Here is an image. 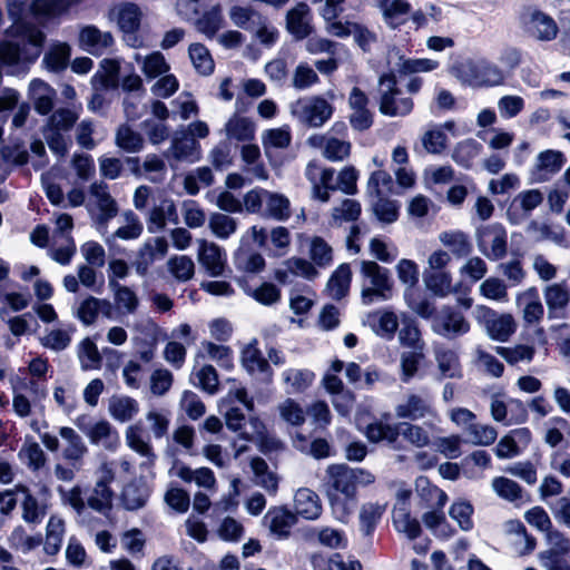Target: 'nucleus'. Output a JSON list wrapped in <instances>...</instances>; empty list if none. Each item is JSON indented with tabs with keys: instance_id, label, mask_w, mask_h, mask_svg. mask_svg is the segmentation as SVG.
<instances>
[{
	"instance_id": "obj_24",
	"label": "nucleus",
	"mask_w": 570,
	"mask_h": 570,
	"mask_svg": "<svg viewBox=\"0 0 570 570\" xmlns=\"http://www.w3.org/2000/svg\"><path fill=\"white\" fill-rule=\"evenodd\" d=\"M417 505L422 509L444 508L448 497L444 491L433 485L426 476L415 480Z\"/></svg>"
},
{
	"instance_id": "obj_47",
	"label": "nucleus",
	"mask_w": 570,
	"mask_h": 570,
	"mask_svg": "<svg viewBox=\"0 0 570 570\" xmlns=\"http://www.w3.org/2000/svg\"><path fill=\"white\" fill-rule=\"evenodd\" d=\"M225 132L228 139L249 141L254 138L255 126L248 118L235 115L226 122Z\"/></svg>"
},
{
	"instance_id": "obj_49",
	"label": "nucleus",
	"mask_w": 570,
	"mask_h": 570,
	"mask_svg": "<svg viewBox=\"0 0 570 570\" xmlns=\"http://www.w3.org/2000/svg\"><path fill=\"white\" fill-rule=\"evenodd\" d=\"M148 497L149 491L145 484L130 482L122 490L121 501L126 510L135 511L146 504Z\"/></svg>"
},
{
	"instance_id": "obj_57",
	"label": "nucleus",
	"mask_w": 570,
	"mask_h": 570,
	"mask_svg": "<svg viewBox=\"0 0 570 570\" xmlns=\"http://www.w3.org/2000/svg\"><path fill=\"white\" fill-rule=\"evenodd\" d=\"M229 18L236 27L252 31L253 28L261 24L263 16L249 7L234 6L229 10Z\"/></svg>"
},
{
	"instance_id": "obj_48",
	"label": "nucleus",
	"mask_w": 570,
	"mask_h": 570,
	"mask_svg": "<svg viewBox=\"0 0 570 570\" xmlns=\"http://www.w3.org/2000/svg\"><path fill=\"white\" fill-rule=\"evenodd\" d=\"M482 145L469 138L458 142L452 150V159L459 166L470 168L475 157L481 153Z\"/></svg>"
},
{
	"instance_id": "obj_12",
	"label": "nucleus",
	"mask_w": 570,
	"mask_h": 570,
	"mask_svg": "<svg viewBox=\"0 0 570 570\" xmlns=\"http://www.w3.org/2000/svg\"><path fill=\"white\" fill-rule=\"evenodd\" d=\"M27 6L33 13L49 17L60 16L69 9L68 0H8V13L13 23L20 21Z\"/></svg>"
},
{
	"instance_id": "obj_14",
	"label": "nucleus",
	"mask_w": 570,
	"mask_h": 570,
	"mask_svg": "<svg viewBox=\"0 0 570 570\" xmlns=\"http://www.w3.org/2000/svg\"><path fill=\"white\" fill-rule=\"evenodd\" d=\"M102 474L95 482L94 488L89 492L86 502L91 510L108 515L112 509L114 491L110 483L114 481V472L106 464L101 468Z\"/></svg>"
},
{
	"instance_id": "obj_17",
	"label": "nucleus",
	"mask_w": 570,
	"mask_h": 570,
	"mask_svg": "<svg viewBox=\"0 0 570 570\" xmlns=\"http://www.w3.org/2000/svg\"><path fill=\"white\" fill-rule=\"evenodd\" d=\"M482 317L485 331L492 340L505 342L515 331V322L510 314H498L489 307H482Z\"/></svg>"
},
{
	"instance_id": "obj_11",
	"label": "nucleus",
	"mask_w": 570,
	"mask_h": 570,
	"mask_svg": "<svg viewBox=\"0 0 570 570\" xmlns=\"http://www.w3.org/2000/svg\"><path fill=\"white\" fill-rule=\"evenodd\" d=\"M434 333L453 340L470 331V323L465 316L452 306H443L434 316L432 323Z\"/></svg>"
},
{
	"instance_id": "obj_52",
	"label": "nucleus",
	"mask_w": 570,
	"mask_h": 570,
	"mask_svg": "<svg viewBox=\"0 0 570 570\" xmlns=\"http://www.w3.org/2000/svg\"><path fill=\"white\" fill-rule=\"evenodd\" d=\"M21 519L29 525H39L47 514V505L39 502L35 495H28L20 503Z\"/></svg>"
},
{
	"instance_id": "obj_40",
	"label": "nucleus",
	"mask_w": 570,
	"mask_h": 570,
	"mask_svg": "<svg viewBox=\"0 0 570 570\" xmlns=\"http://www.w3.org/2000/svg\"><path fill=\"white\" fill-rule=\"evenodd\" d=\"M352 272L348 264H341L327 282L326 289L334 299L343 298L350 288Z\"/></svg>"
},
{
	"instance_id": "obj_39",
	"label": "nucleus",
	"mask_w": 570,
	"mask_h": 570,
	"mask_svg": "<svg viewBox=\"0 0 570 570\" xmlns=\"http://www.w3.org/2000/svg\"><path fill=\"white\" fill-rule=\"evenodd\" d=\"M435 361L441 374V379H460L462 368L456 352L450 348H438L435 351Z\"/></svg>"
},
{
	"instance_id": "obj_15",
	"label": "nucleus",
	"mask_w": 570,
	"mask_h": 570,
	"mask_svg": "<svg viewBox=\"0 0 570 570\" xmlns=\"http://www.w3.org/2000/svg\"><path fill=\"white\" fill-rule=\"evenodd\" d=\"M351 114L348 116L350 125L354 130L365 131L372 127L374 112L368 108L370 99L367 95L358 87H353L347 99Z\"/></svg>"
},
{
	"instance_id": "obj_28",
	"label": "nucleus",
	"mask_w": 570,
	"mask_h": 570,
	"mask_svg": "<svg viewBox=\"0 0 570 570\" xmlns=\"http://www.w3.org/2000/svg\"><path fill=\"white\" fill-rule=\"evenodd\" d=\"M102 314L107 318L112 316V305L107 299L89 296L83 299L76 313V316L83 325H91L96 322L98 315Z\"/></svg>"
},
{
	"instance_id": "obj_29",
	"label": "nucleus",
	"mask_w": 570,
	"mask_h": 570,
	"mask_svg": "<svg viewBox=\"0 0 570 570\" xmlns=\"http://www.w3.org/2000/svg\"><path fill=\"white\" fill-rule=\"evenodd\" d=\"M295 522V514L281 507L271 508L264 517L265 525L278 538H286Z\"/></svg>"
},
{
	"instance_id": "obj_43",
	"label": "nucleus",
	"mask_w": 570,
	"mask_h": 570,
	"mask_svg": "<svg viewBox=\"0 0 570 570\" xmlns=\"http://www.w3.org/2000/svg\"><path fill=\"white\" fill-rule=\"evenodd\" d=\"M492 491L502 500L517 504L523 500V489L513 480L495 476L491 481Z\"/></svg>"
},
{
	"instance_id": "obj_8",
	"label": "nucleus",
	"mask_w": 570,
	"mask_h": 570,
	"mask_svg": "<svg viewBox=\"0 0 570 570\" xmlns=\"http://www.w3.org/2000/svg\"><path fill=\"white\" fill-rule=\"evenodd\" d=\"M291 114L303 125L317 128L333 115L334 107L321 96L304 97L289 106Z\"/></svg>"
},
{
	"instance_id": "obj_38",
	"label": "nucleus",
	"mask_w": 570,
	"mask_h": 570,
	"mask_svg": "<svg viewBox=\"0 0 570 570\" xmlns=\"http://www.w3.org/2000/svg\"><path fill=\"white\" fill-rule=\"evenodd\" d=\"M262 214L277 222H285L291 217V202L285 195L268 190Z\"/></svg>"
},
{
	"instance_id": "obj_44",
	"label": "nucleus",
	"mask_w": 570,
	"mask_h": 570,
	"mask_svg": "<svg viewBox=\"0 0 570 570\" xmlns=\"http://www.w3.org/2000/svg\"><path fill=\"white\" fill-rule=\"evenodd\" d=\"M309 560L313 570H362L360 561L352 560L345 563L338 553L333 554L331 558H326L321 553H313Z\"/></svg>"
},
{
	"instance_id": "obj_54",
	"label": "nucleus",
	"mask_w": 570,
	"mask_h": 570,
	"mask_svg": "<svg viewBox=\"0 0 570 570\" xmlns=\"http://www.w3.org/2000/svg\"><path fill=\"white\" fill-rule=\"evenodd\" d=\"M190 61L196 71L209 76L214 71V60L208 49L202 43H191L188 49Z\"/></svg>"
},
{
	"instance_id": "obj_25",
	"label": "nucleus",
	"mask_w": 570,
	"mask_h": 570,
	"mask_svg": "<svg viewBox=\"0 0 570 570\" xmlns=\"http://www.w3.org/2000/svg\"><path fill=\"white\" fill-rule=\"evenodd\" d=\"M391 71L400 75H411L415 72L431 71L438 67V62L430 59H406L400 55L399 50L393 49L387 56Z\"/></svg>"
},
{
	"instance_id": "obj_46",
	"label": "nucleus",
	"mask_w": 570,
	"mask_h": 570,
	"mask_svg": "<svg viewBox=\"0 0 570 570\" xmlns=\"http://www.w3.org/2000/svg\"><path fill=\"white\" fill-rule=\"evenodd\" d=\"M250 468L256 484L264 488L268 493L275 494L278 488V479L275 473L269 471L266 461L259 456L253 458Z\"/></svg>"
},
{
	"instance_id": "obj_5",
	"label": "nucleus",
	"mask_w": 570,
	"mask_h": 570,
	"mask_svg": "<svg viewBox=\"0 0 570 570\" xmlns=\"http://www.w3.org/2000/svg\"><path fill=\"white\" fill-rule=\"evenodd\" d=\"M22 28L26 41L21 46L11 41L0 43V60L6 65H30L40 56L46 39L45 33L36 28H26L24 26Z\"/></svg>"
},
{
	"instance_id": "obj_32",
	"label": "nucleus",
	"mask_w": 570,
	"mask_h": 570,
	"mask_svg": "<svg viewBox=\"0 0 570 570\" xmlns=\"http://www.w3.org/2000/svg\"><path fill=\"white\" fill-rule=\"evenodd\" d=\"M294 503L296 514L306 520H315L322 513L320 498L309 489H298L294 497Z\"/></svg>"
},
{
	"instance_id": "obj_56",
	"label": "nucleus",
	"mask_w": 570,
	"mask_h": 570,
	"mask_svg": "<svg viewBox=\"0 0 570 570\" xmlns=\"http://www.w3.org/2000/svg\"><path fill=\"white\" fill-rule=\"evenodd\" d=\"M423 281L428 289L444 297L451 292V275L445 271H425Z\"/></svg>"
},
{
	"instance_id": "obj_21",
	"label": "nucleus",
	"mask_w": 570,
	"mask_h": 570,
	"mask_svg": "<svg viewBox=\"0 0 570 570\" xmlns=\"http://www.w3.org/2000/svg\"><path fill=\"white\" fill-rule=\"evenodd\" d=\"M28 96L35 110L45 116L52 111L57 92L49 83L36 78L29 83Z\"/></svg>"
},
{
	"instance_id": "obj_36",
	"label": "nucleus",
	"mask_w": 570,
	"mask_h": 570,
	"mask_svg": "<svg viewBox=\"0 0 570 570\" xmlns=\"http://www.w3.org/2000/svg\"><path fill=\"white\" fill-rule=\"evenodd\" d=\"M108 412L114 420L125 423L131 421L137 415L139 404L130 396L114 395L109 399Z\"/></svg>"
},
{
	"instance_id": "obj_42",
	"label": "nucleus",
	"mask_w": 570,
	"mask_h": 570,
	"mask_svg": "<svg viewBox=\"0 0 570 570\" xmlns=\"http://www.w3.org/2000/svg\"><path fill=\"white\" fill-rule=\"evenodd\" d=\"M543 296L550 313L563 311L570 302V287L566 283L547 286Z\"/></svg>"
},
{
	"instance_id": "obj_23",
	"label": "nucleus",
	"mask_w": 570,
	"mask_h": 570,
	"mask_svg": "<svg viewBox=\"0 0 570 570\" xmlns=\"http://www.w3.org/2000/svg\"><path fill=\"white\" fill-rule=\"evenodd\" d=\"M170 473L186 483L194 482L197 487L208 491L216 490V478L209 468L203 466L194 470L185 464L176 463L170 469Z\"/></svg>"
},
{
	"instance_id": "obj_58",
	"label": "nucleus",
	"mask_w": 570,
	"mask_h": 570,
	"mask_svg": "<svg viewBox=\"0 0 570 570\" xmlns=\"http://www.w3.org/2000/svg\"><path fill=\"white\" fill-rule=\"evenodd\" d=\"M115 141L126 153H139L144 148L142 136L127 125H121L117 129Z\"/></svg>"
},
{
	"instance_id": "obj_50",
	"label": "nucleus",
	"mask_w": 570,
	"mask_h": 570,
	"mask_svg": "<svg viewBox=\"0 0 570 570\" xmlns=\"http://www.w3.org/2000/svg\"><path fill=\"white\" fill-rule=\"evenodd\" d=\"M71 56V48L67 43H58L50 48L43 56L42 63L53 72H59L67 68Z\"/></svg>"
},
{
	"instance_id": "obj_10",
	"label": "nucleus",
	"mask_w": 570,
	"mask_h": 570,
	"mask_svg": "<svg viewBox=\"0 0 570 570\" xmlns=\"http://www.w3.org/2000/svg\"><path fill=\"white\" fill-rule=\"evenodd\" d=\"M523 29L540 41H551L558 35V26L552 17L533 7H525L520 13Z\"/></svg>"
},
{
	"instance_id": "obj_33",
	"label": "nucleus",
	"mask_w": 570,
	"mask_h": 570,
	"mask_svg": "<svg viewBox=\"0 0 570 570\" xmlns=\"http://www.w3.org/2000/svg\"><path fill=\"white\" fill-rule=\"evenodd\" d=\"M65 533V520L57 514L50 515L46 525V537L42 541L46 554L56 556L60 551Z\"/></svg>"
},
{
	"instance_id": "obj_60",
	"label": "nucleus",
	"mask_w": 570,
	"mask_h": 570,
	"mask_svg": "<svg viewBox=\"0 0 570 570\" xmlns=\"http://www.w3.org/2000/svg\"><path fill=\"white\" fill-rule=\"evenodd\" d=\"M373 212L379 220L391 224L399 217V204L382 195L370 197Z\"/></svg>"
},
{
	"instance_id": "obj_4",
	"label": "nucleus",
	"mask_w": 570,
	"mask_h": 570,
	"mask_svg": "<svg viewBox=\"0 0 570 570\" xmlns=\"http://www.w3.org/2000/svg\"><path fill=\"white\" fill-rule=\"evenodd\" d=\"M361 299L364 305L387 301L392 297L393 281L387 268L380 266L374 261H362Z\"/></svg>"
},
{
	"instance_id": "obj_37",
	"label": "nucleus",
	"mask_w": 570,
	"mask_h": 570,
	"mask_svg": "<svg viewBox=\"0 0 570 570\" xmlns=\"http://www.w3.org/2000/svg\"><path fill=\"white\" fill-rule=\"evenodd\" d=\"M385 511V505L367 502L358 512V528L364 537H372Z\"/></svg>"
},
{
	"instance_id": "obj_41",
	"label": "nucleus",
	"mask_w": 570,
	"mask_h": 570,
	"mask_svg": "<svg viewBox=\"0 0 570 570\" xmlns=\"http://www.w3.org/2000/svg\"><path fill=\"white\" fill-rule=\"evenodd\" d=\"M393 524L399 532L404 533L411 540L416 539L421 534L420 522L411 517L404 503L394 508Z\"/></svg>"
},
{
	"instance_id": "obj_13",
	"label": "nucleus",
	"mask_w": 570,
	"mask_h": 570,
	"mask_svg": "<svg viewBox=\"0 0 570 570\" xmlns=\"http://www.w3.org/2000/svg\"><path fill=\"white\" fill-rule=\"evenodd\" d=\"M396 417L417 421L435 414L432 397L428 393H406L394 407Z\"/></svg>"
},
{
	"instance_id": "obj_7",
	"label": "nucleus",
	"mask_w": 570,
	"mask_h": 570,
	"mask_svg": "<svg viewBox=\"0 0 570 570\" xmlns=\"http://www.w3.org/2000/svg\"><path fill=\"white\" fill-rule=\"evenodd\" d=\"M456 78L473 88L495 87L504 81L503 71L488 60L466 61L455 69Z\"/></svg>"
},
{
	"instance_id": "obj_22",
	"label": "nucleus",
	"mask_w": 570,
	"mask_h": 570,
	"mask_svg": "<svg viewBox=\"0 0 570 570\" xmlns=\"http://www.w3.org/2000/svg\"><path fill=\"white\" fill-rule=\"evenodd\" d=\"M198 262L209 276H222L225 271V255L215 243L199 242Z\"/></svg>"
},
{
	"instance_id": "obj_51",
	"label": "nucleus",
	"mask_w": 570,
	"mask_h": 570,
	"mask_svg": "<svg viewBox=\"0 0 570 570\" xmlns=\"http://www.w3.org/2000/svg\"><path fill=\"white\" fill-rule=\"evenodd\" d=\"M440 242L456 257H465L472 252L468 235L461 230L441 233Z\"/></svg>"
},
{
	"instance_id": "obj_31",
	"label": "nucleus",
	"mask_w": 570,
	"mask_h": 570,
	"mask_svg": "<svg viewBox=\"0 0 570 570\" xmlns=\"http://www.w3.org/2000/svg\"><path fill=\"white\" fill-rule=\"evenodd\" d=\"M564 164V157L561 151L548 149L541 151L537 156L535 161V176L537 180L546 181L550 179V177L557 174Z\"/></svg>"
},
{
	"instance_id": "obj_35",
	"label": "nucleus",
	"mask_w": 570,
	"mask_h": 570,
	"mask_svg": "<svg viewBox=\"0 0 570 570\" xmlns=\"http://www.w3.org/2000/svg\"><path fill=\"white\" fill-rule=\"evenodd\" d=\"M178 223V214L176 206L171 199H164L159 205L155 206L148 217V230L156 233L165 228L166 223Z\"/></svg>"
},
{
	"instance_id": "obj_27",
	"label": "nucleus",
	"mask_w": 570,
	"mask_h": 570,
	"mask_svg": "<svg viewBox=\"0 0 570 570\" xmlns=\"http://www.w3.org/2000/svg\"><path fill=\"white\" fill-rule=\"evenodd\" d=\"M111 14L116 18L120 30L125 33H134L140 27L142 11L134 2H121L115 6Z\"/></svg>"
},
{
	"instance_id": "obj_30",
	"label": "nucleus",
	"mask_w": 570,
	"mask_h": 570,
	"mask_svg": "<svg viewBox=\"0 0 570 570\" xmlns=\"http://www.w3.org/2000/svg\"><path fill=\"white\" fill-rule=\"evenodd\" d=\"M502 529L504 534L515 538L513 543L519 554H530L535 549V538L528 533L520 520H508L502 524Z\"/></svg>"
},
{
	"instance_id": "obj_34",
	"label": "nucleus",
	"mask_w": 570,
	"mask_h": 570,
	"mask_svg": "<svg viewBox=\"0 0 570 570\" xmlns=\"http://www.w3.org/2000/svg\"><path fill=\"white\" fill-rule=\"evenodd\" d=\"M367 323L376 335L385 340H392L399 328L396 314L386 309L370 314Z\"/></svg>"
},
{
	"instance_id": "obj_45",
	"label": "nucleus",
	"mask_w": 570,
	"mask_h": 570,
	"mask_svg": "<svg viewBox=\"0 0 570 570\" xmlns=\"http://www.w3.org/2000/svg\"><path fill=\"white\" fill-rule=\"evenodd\" d=\"M314 379L315 375L309 370L289 368L283 373L286 393L288 394L304 392L312 385Z\"/></svg>"
},
{
	"instance_id": "obj_26",
	"label": "nucleus",
	"mask_w": 570,
	"mask_h": 570,
	"mask_svg": "<svg viewBox=\"0 0 570 570\" xmlns=\"http://www.w3.org/2000/svg\"><path fill=\"white\" fill-rule=\"evenodd\" d=\"M86 436L94 445H101L108 451H115L119 445V434L117 430L107 421L99 420L86 429Z\"/></svg>"
},
{
	"instance_id": "obj_53",
	"label": "nucleus",
	"mask_w": 570,
	"mask_h": 570,
	"mask_svg": "<svg viewBox=\"0 0 570 570\" xmlns=\"http://www.w3.org/2000/svg\"><path fill=\"white\" fill-rule=\"evenodd\" d=\"M167 268L176 281L185 283L195 275V264L186 255H175L167 261Z\"/></svg>"
},
{
	"instance_id": "obj_55",
	"label": "nucleus",
	"mask_w": 570,
	"mask_h": 570,
	"mask_svg": "<svg viewBox=\"0 0 570 570\" xmlns=\"http://www.w3.org/2000/svg\"><path fill=\"white\" fill-rule=\"evenodd\" d=\"M57 492L61 503L66 507H70L78 518H82L85 515L87 502L82 497V489L79 484H76L70 489L58 487Z\"/></svg>"
},
{
	"instance_id": "obj_62",
	"label": "nucleus",
	"mask_w": 570,
	"mask_h": 570,
	"mask_svg": "<svg viewBox=\"0 0 570 570\" xmlns=\"http://www.w3.org/2000/svg\"><path fill=\"white\" fill-rule=\"evenodd\" d=\"M424 358L423 350L403 352L400 356L401 381L409 383L416 374L421 361Z\"/></svg>"
},
{
	"instance_id": "obj_1",
	"label": "nucleus",
	"mask_w": 570,
	"mask_h": 570,
	"mask_svg": "<svg viewBox=\"0 0 570 570\" xmlns=\"http://www.w3.org/2000/svg\"><path fill=\"white\" fill-rule=\"evenodd\" d=\"M374 481L375 476L364 469L346 464L328 465L324 487L334 518L346 522L357 507L358 487L370 485Z\"/></svg>"
},
{
	"instance_id": "obj_3",
	"label": "nucleus",
	"mask_w": 570,
	"mask_h": 570,
	"mask_svg": "<svg viewBox=\"0 0 570 570\" xmlns=\"http://www.w3.org/2000/svg\"><path fill=\"white\" fill-rule=\"evenodd\" d=\"M365 436L372 443L385 442L394 450L401 449L400 436L414 445L415 448H424L430 443V435L425 429L410 422L384 423L383 421H374L365 429Z\"/></svg>"
},
{
	"instance_id": "obj_19",
	"label": "nucleus",
	"mask_w": 570,
	"mask_h": 570,
	"mask_svg": "<svg viewBox=\"0 0 570 570\" xmlns=\"http://www.w3.org/2000/svg\"><path fill=\"white\" fill-rule=\"evenodd\" d=\"M286 28L297 40L305 39L312 33V13L306 3L299 2L287 12Z\"/></svg>"
},
{
	"instance_id": "obj_6",
	"label": "nucleus",
	"mask_w": 570,
	"mask_h": 570,
	"mask_svg": "<svg viewBox=\"0 0 570 570\" xmlns=\"http://www.w3.org/2000/svg\"><path fill=\"white\" fill-rule=\"evenodd\" d=\"M411 97L403 95L397 87L396 76L386 72L379 78V111L387 117H405L413 110Z\"/></svg>"
},
{
	"instance_id": "obj_63",
	"label": "nucleus",
	"mask_w": 570,
	"mask_h": 570,
	"mask_svg": "<svg viewBox=\"0 0 570 570\" xmlns=\"http://www.w3.org/2000/svg\"><path fill=\"white\" fill-rule=\"evenodd\" d=\"M392 176L385 170L373 171L368 178L366 193L368 197L384 196L393 190Z\"/></svg>"
},
{
	"instance_id": "obj_59",
	"label": "nucleus",
	"mask_w": 570,
	"mask_h": 570,
	"mask_svg": "<svg viewBox=\"0 0 570 570\" xmlns=\"http://www.w3.org/2000/svg\"><path fill=\"white\" fill-rule=\"evenodd\" d=\"M109 286L115 292V302L117 306L124 309L127 314H134L139 305V299L136 293L128 286L120 285L110 277Z\"/></svg>"
},
{
	"instance_id": "obj_9",
	"label": "nucleus",
	"mask_w": 570,
	"mask_h": 570,
	"mask_svg": "<svg viewBox=\"0 0 570 570\" xmlns=\"http://www.w3.org/2000/svg\"><path fill=\"white\" fill-rule=\"evenodd\" d=\"M475 240L479 252L490 261H500L508 253V233L499 223L479 227L475 232Z\"/></svg>"
},
{
	"instance_id": "obj_20",
	"label": "nucleus",
	"mask_w": 570,
	"mask_h": 570,
	"mask_svg": "<svg viewBox=\"0 0 570 570\" xmlns=\"http://www.w3.org/2000/svg\"><path fill=\"white\" fill-rule=\"evenodd\" d=\"M59 435L66 443L62 450L63 459L71 462L72 466L79 470L85 455L88 453L86 443L72 428H60Z\"/></svg>"
},
{
	"instance_id": "obj_16",
	"label": "nucleus",
	"mask_w": 570,
	"mask_h": 570,
	"mask_svg": "<svg viewBox=\"0 0 570 570\" xmlns=\"http://www.w3.org/2000/svg\"><path fill=\"white\" fill-rule=\"evenodd\" d=\"M165 156L178 163L193 164L202 158V147L197 139L190 137V135L176 132Z\"/></svg>"
},
{
	"instance_id": "obj_64",
	"label": "nucleus",
	"mask_w": 570,
	"mask_h": 570,
	"mask_svg": "<svg viewBox=\"0 0 570 570\" xmlns=\"http://www.w3.org/2000/svg\"><path fill=\"white\" fill-rule=\"evenodd\" d=\"M242 364L249 373L267 374L269 370L268 361L262 356V353L254 345H247L242 352Z\"/></svg>"
},
{
	"instance_id": "obj_61",
	"label": "nucleus",
	"mask_w": 570,
	"mask_h": 570,
	"mask_svg": "<svg viewBox=\"0 0 570 570\" xmlns=\"http://www.w3.org/2000/svg\"><path fill=\"white\" fill-rule=\"evenodd\" d=\"M385 21L395 28L402 20V17L409 13L410 3L406 0H380Z\"/></svg>"
},
{
	"instance_id": "obj_2",
	"label": "nucleus",
	"mask_w": 570,
	"mask_h": 570,
	"mask_svg": "<svg viewBox=\"0 0 570 570\" xmlns=\"http://www.w3.org/2000/svg\"><path fill=\"white\" fill-rule=\"evenodd\" d=\"M305 177L312 186V198L322 203L330 200V191L341 190L347 195H354L357 191L358 174L354 167H345L335 176V169L322 168L315 163H308Z\"/></svg>"
},
{
	"instance_id": "obj_18",
	"label": "nucleus",
	"mask_w": 570,
	"mask_h": 570,
	"mask_svg": "<svg viewBox=\"0 0 570 570\" xmlns=\"http://www.w3.org/2000/svg\"><path fill=\"white\" fill-rule=\"evenodd\" d=\"M79 45L87 52L99 56L114 45V37L109 31L90 24L80 30Z\"/></svg>"
}]
</instances>
